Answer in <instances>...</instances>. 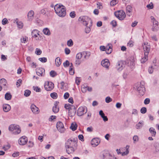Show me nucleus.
Here are the masks:
<instances>
[{
  "label": "nucleus",
  "mask_w": 159,
  "mask_h": 159,
  "mask_svg": "<svg viewBox=\"0 0 159 159\" xmlns=\"http://www.w3.org/2000/svg\"><path fill=\"white\" fill-rule=\"evenodd\" d=\"M83 56L82 52H80L77 53L76 55V59L80 60Z\"/></svg>",
  "instance_id": "nucleus-39"
},
{
  "label": "nucleus",
  "mask_w": 159,
  "mask_h": 159,
  "mask_svg": "<svg viewBox=\"0 0 159 159\" xmlns=\"http://www.w3.org/2000/svg\"><path fill=\"white\" fill-rule=\"evenodd\" d=\"M31 93V92L29 90H25V91L24 95L26 97L29 96Z\"/></svg>",
  "instance_id": "nucleus-44"
},
{
  "label": "nucleus",
  "mask_w": 159,
  "mask_h": 159,
  "mask_svg": "<svg viewBox=\"0 0 159 159\" xmlns=\"http://www.w3.org/2000/svg\"><path fill=\"white\" fill-rule=\"evenodd\" d=\"M0 82L1 84L4 86H6L7 83L6 80L3 78H2L1 79Z\"/></svg>",
  "instance_id": "nucleus-36"
},
{
  "label": "nucleus",
  "mask_w": 159,
  "mask_h": 159,
  "mask_svg": "<svg viewBox=\"0 0 159 159\" xmlns=\"http://www.w3.org/2000/svg\"><path fill=\"white\" fill-rule=\"evenodd\" d=\"M100 48L101 51H106V53L108 54L111 53L112 52V46L111 44H108L106 47L104 46H101Z\"/></svg>",
  "instance_id": "nucleus-8"
},
{
  "label": "nucleus",
  "mask_w": 159,
  "mask_h": 159,
  "mask_svg": "<svg viewBox=\"0 0 159 159\" xmlns=\"http://www.w3.org/2000/svg\"><path fill=\"white\" fill-rule=\"evenodd\" d=\"M114 14L115 16L120 20H124L126 16L125 13L122 10L116 11Z\"/></svg>",
  "instance_id": "nucleus-6"
},
{
  "label": "nucleus",
  "mask_w": 159,
  "mask_h": 159,
  "mask_svg": "<svg viewBox=\"0 0 159 159\" xmlns=\"http://www.w3.org/2000/svg\"><path fill=\"white\" fill-rule=\"evenodd\" d=\"M8 21L6 18H4L2 21V24L3 25H5L7 24L8 23Z\"/></svg>",
  "instance_id": "nucleus-52"
},
{
  "label": "nucleus",
  "mask_w": 159,
  "mask_h": 159,
  "mask_svg": "<svg viewBox=\"0 0 159 159\" xmlns=\"http://www.w3.org/2000/svg\"><path fill=\"white\" fill-rule=\"evenodd\" d=\"M71 106L69 104H66L65 105V107L66 109H68L69 111V109L71 108Z\"/></svg>",
  "instance_id": "nucleus-59"
},
{
  "label": "nucleus",
  "mask_w": 159,
  "mask_h": 159,
  "mask_svg": "<svg viewBox=\"0 0 159 159\" xmlns=\"http://www.w3.org/2000/svg\"><path fill=\"white\" fill-rule=\"evenodd\" d=\"M59 110V108L57 106V103H55L54 106L53 107L52 111L55 113L58 112Z\"/></svg>",
  "instance_id": "nucleus-28"
},
{
  "label": "nucleus",
  "mask_w": 159,
  "mask_h": 159,
  "mask_svg": "<svg viewBox=\"0 0 159 159\" xmlns=\"http://www.w3.org/2000/svg\"><path fill=\"white\" fill-rule=\"evenodd\" d=\"M73 43L72 39H70L67 42V45L68 46L71 47L73 45Z\"/></svg>",
  "instance_id": "nucleus-45"
},
{
  "label": "nucleus",
  "mask_w": 159,
  "mask_h": 159,
  "mask_svg": "<svg viewBox=\"0 0 159 159\" xmlns=\"http://www.w3.org/2000/svg\"><path fill=\"white\" fill-rule=\"evenodd\" d=\"M11 95L10 93H7L5 95V98L7 100H10L11 98Z\"/></svg>",
  "instance_id": "nucleus-33"
},
{
  "label": "nucleus",
  "mask_w": 159,
  "mask_h": 159,
  "mask_svg": "<svg viewBox=\"0 0 159 159\" xmlns=\"http://www.w3.org/2000/svg\"><path fill=\"white\" fill-rule=\"evenodd\" d=\"M105 101H106V102L107 103H109L110 102L112 101V99L110 97H107L105 99Z\"/></svg>",
  "instance_id": "nucleus-58"
},
{
  "label": "nucleus",
  "mask_w": 159,
  "mask_h": 159,
  "mask_svg": "<svg viewBox=\"0 0 159 159\" xmlns=\"http://www.w3.org/2000/svg\"><path fill=\"white\" fill-rule=\"evenodd\" d=\"M83 56L85 59H87L89 58L90 55V53L89 52H82Z\"/></svg>",
  "instance_id": "nucleus-26"
},
{
  "label": "nucleus",
  "mask_w": 159,
  "mask_h": 159,
  "mask_svg": "<svg viewBox=\"0 0 159 159\" xmlns=\"http://www.w3.org/2000/svg\"><path fill=\"white\" fill-rule=\"evenodd\" d=\"M133 140L134 141V143H135L136 142H137L139 140V138L137 136L134 135L133 138Z\"/></svg>",
  "instance_id": "nucleus-56"
},
{
  "label": "nucleus",
  "mask_w": 159,
  "mask_h": 159,
  "mask_svg": "<svg viewBox=\"0 0 159 159\" xmlns=\"http://www.w3.org/2000/svg\"><path fill=\"white\" fill-rule=\"evenodd\" d=\"M112 157L109 153H106L103 155V159H111Z\"/></svg>",
  "instance_id": "nucleus-32"
},
{
  "label": "nucleus",
  "mask_w": 159,
  "mask_h": 159,
  "mask_svg": "<svg viewBox=\"0 0 159 159\" xmlns=\"http://www.w3.org/2000/svg\"><path fill=\"white\" fill-rule=\"evenodd\" d=\"M154 153H156L159 152V143H156L154 144Z\"/></svg>",
  "instance_id": "nucleus-25"
},
{
  "label": "nucleus",
  "mask_w": 159,
  "mask_h": 159,
  "mask_svg": "<svg viewBox=\"0 0 159 159\" xmlns=\"http://www.w3.org/2000/svg\"><path fill=\"white\" fill-rule=\"evenodd\" d=\"M77 126V125L75 123H73L71 124L70 128L73 131H75L76 129Z\"/></svg>",
  "instance_id": "nucleus-31"
},
{
  "label": "nucleus",
  "mask_w": 159,
  "mask_h": 159,
  "mask_svg": "<svg viewBox=\"0 0 159 159\" xmlns=\"http://www.w3.org/2000/svg\"><path fill=\"white\" fill-rule=\"evenodd\" d=\"M50 74L51 77H54L57 74L54 71L52 70L50 71Z\"/></svg>",
  "instance_id": "nucleus-50"
},
{
  "label": "nucleus",
  "mask_w": 159,
  "mask_h": 159,
  "mask_svg": "<svg viewBox=\"0 0 159 159\" xmlns=\"http://www.w3.org/2000/svg\"><path fill=\"white\" fill-rule=\"evenodd\" d=\"M143 50L144 52H148L149 54L150 49V46L147 42H144L143 44Z\"/></svg>",
  "instance_id": "nucleus-13"
},
{
  "label": "nucleus",
  "mask_w": 159,
  "mask_h": 159,
  "mask_svg": "<svg viewBox=\"0 0 159 159\" xmlns=\"http://www.w3.org/2000/svg\"><path fill=\"white\" fill-rule=\"evenodd\" d=\"M28 141L27 138L25 136L20 137L18 140V143L20 145H24L26 144Z\"/></svg>",
  "instance_id": "nucleus-14"
},
{
  "label": "nucleus",
  "mask_w": 159,
  "mask_h": 159,
  "mask_svg": "<svg viewBox=\"0 0 159 159\" xmlns=\"http://www.w3.org/2000/svg\"><path fill=\"white\" fill-rule=\"evenodd\" d=\"M15 21L16 22L18 27L20 29L22 28L23 26V23L21 21H19L18 19H16Z\"/></svg>",
  "instance_id": "nucleus-27"
},
{
  "label": "nucleus",
  "mask_w": 159,
  "mask_h": 159,
  "mask_svg": "<svg viewBox=\"0 0 159 159\" xmlns=\"http://www.w3.org/2000/svg\"><path fill=\"white\" fill-rule=\"evenodd\" d=\"M30 108L33 113L35 114H38L40 112L39 108L34 104L31 105Z\"/></svg>",
  "instance_id": "nucleus-16"
},
{
  "label": "nucleus",
  "mask_w": 159,
  "mask_h": 159,
  "mask_svg": "<svg viewBox=\"0 0 159 159\" xmlns=\"http://www.w3.org/2000/svg\"><path fill=\"white\" fill-rule=\"evenodd\" d=\"M8 129L10 131L13 132V133L16 135L20 134L21 131L19 126L15 124L10 125Z\"/></svg>",
  "instance_id": "nucleus-4"
},
{
  "label": "nucleus",
  "mask_w": 159,
  "mask_h": 159,
  "mask_svg": "<svg viewBox=\"0 0 159 159\" xmlns=\"http://www.w3.org/2000/svg\"><path fill=\"white\" fill-rule=\"evenodd\" d=\"M129 146H127L126 147V150L125 152H122V156H125L127 155L129 152L128 151V149L129 148Z\"/></svg>",
  "instance_id": "nucleus-37"
},
{
  "label": "nucleus",
  "mask_w": 159,
  "mask_h": 159,
  "mask_svg": "<svg viewBox=\"0 0 159 159\" xmlns=\"http://www.w3.org/2000/svg\"><path fill=\"white\" fill-rule=\"evenodd\" d=\"M87 87L84 85H83L81 87V91L83 93H85L86 92Z\"/></svg>",
  "instance_id": "nucleus-42"
},
{
  "label": "nucleus",
  "mask_w": 159,
  "mask_h": 159,
  "mask_svg": "<svg viewBox=\"0 0 159 159\" xmlns=\"http://www.w3.org/2000/svg\"><path fill=\"white\" fill-rule=\"evenodd\" d=\"M35 53L37 55H40L42 53V51L39 49L37 48L36 49Z\"/></svg>",
  "instance_id": "nucleus-48"
},
{
  "label": "nucleus",
  "mask_w": 159,
  "mask_h": 159,
  "mask_svg": "<svg viewBox=\"0 0 159 159\" xmlns=\"http://www.w3.org/2000/svg\"><path fill=\"white\" fill-rule=\"evenodd\" d=\"M65 53L67 55H68V54H70V49L67 48H66L65 49Z\"/></svg>",
  "instance_id": "nucleus-61"
},
{
  "label": "nucleus",
  "mask_w": 159,
  "mask_h": 159,
  "mask_svg": "<svg viewBox=\"0 0 159 159\" xmlns=\"http://www.w3.org/2000/svg\"><path fill=\"white\" fill-rule=\"evenodd\" d=\"M45 70L42 68H39L36 69L37 74L39 76H42L45 75Z\"/></svg>",
  "instance_id": "nucleus-17"
},
{
  "label": "nucleus",
  "mask_w": 159,
  "mask_h": 159,
  "mask_svg": "<svg viewBox=\"0 0 159 159\" xmlns=\"http://www.w3.org/2000/svg\"><path fill=\"white\" fill-rule=\"evenodd\" d=\"M34 12L32 10L30 11L27 14L28 20L29 21H31L34 18Z\"/></svg>",
  "instance_id": "nucleus-20"
},
{
  "label": "nucleus",
  "mask_w": 159,
  "mask_h": 159,
  "mask_svg": "<svg viewBox=\"0 0 159 159\" xmlns=\"http://www.w3.org/2000/svg\"><path fill=\"white\" fill-rule=\"evenodd\" d=\"M150 18L153 23L152 30L153 31H157L158 28L159 23L155 18L153 16H151Z\"/></svg>",
  "instance_id": "nucleus-7"
},
{
  "label": "nucleus",
  "mask_w": 159,
  "mask_h": 159,
  "mask_svg": "<svg viewBox=\"0 0 159 159\" xmlns=\"http://www.w3.org/2000/svg\"><path fill=\"white\" fill-rule=\"evenodd\" d=\"M86 26V27L85 29V32L86 33H89L91 30V29L90 28V26H89V25Z\"/></svg>",
  "instance_id": "nucleus-40"
},
{
  "label": "nucleus",
  "mask_w": 159,
  "mask_h": 159,
  "mask_svg": "<svg viewBox=\"0 0 159 159\" xmlns=\"http://www.w3.org/2000/svg\"><path fill=\"white\" fill-rule=\"evenodd\" d=\"M101 64L103 66L108 69L110 65V63L108 59H105L102 61Z\"/></svg>",
  "instance_id": "nucleus-18"
},
{
  "label": "nucleus",
  "mask_w": 159,
  "mask_h": 159,
  "mask_svg": "<svg viewBox=\"0 0 159 159\" xmlns=\"http://www.w3.org/2000/svg\"><path fill=\"white\" fill-rule=\"evenodd\" d=\"M148 52H144V57L141 60L142 63H144L148 60Z\"/></svg>",
  "instance_id": "nucleus-22"
},
{
  "label": "nucleus",
  "mask_w": 159,
  "mask_h": 159,
  "mask_svg": "<svg viewBox=\"0 0 159 159\" xmlns=\"http://www.w3.org/2000/svg\"><path fill=\"white\" fill-rule=\"evenodd\" d=\"M39 32V31L37 30H34L31 32L32 37L34 38L36 40H41V38Z\"/></svg>",
  "instance_id": "nucleus-9"
},
{
  "label": "nucleus",
  "mask_w": 159,
  "mask_h": 159,
  "mask_svg": "<svg viewBox=\"0 0 159 159\" xmlns=\"http://www.w3.org/2000/svg\"><path fill=\"white\" fill-rule=\"evenodd\" d=\"M77 139H68L65 144L67 153L70 154L74 152L77 149Z\"/></svg>",
  "instance_id": "nucleus-1"
},
{
  "label": "nucleus",
  "mask_w": 159,
  "mask_h": 159,
  "mask_svg": "<svg viewBox=\"0 0 159 159\" xmlns=\"http://www.w3.org/2000/svg\"><path fill=\"white\" fill-rule=\"evenodd\" d=\"M143 121H141L136 125V128L137 129H139L141 128L143 125Z\"/></svg>",
  "instance_id": "nucleus-35"
},
{
  "label": "nucleus",
  "mask_w": 159,
  "mask_h": 159,
  "mask_svg": "<svg viewBox=\"0 0 159 159\" xmlns=\"http://www.w3.org/2000/svg\"><path fill=\"white\" fill-rule=\"evenodd\" d=\"M87 111L86 108L83 107H80L78 109L77 114L78 116H81L84 114L86 113Z\"/></svg>",
  "instance_id": "nucleus-11"
},
{
  "label": "nucleus",
  "mask_w": 159,
  "mask_h": 159,
  "mask_svg": "<svg viewBox=\"0 0 159 159\" xmlns=\"http://www.w3.org/2000/svg\"><path fill=\"white\" fill-rule=\"evenodd\" d=\"M117 3V2L116 0H112L110 4L111 6H114Z\"/></svg>",
  "instance_id": "nucleus-53"
},
{
  "label": "nucleus",
  "mask_w": 159,
  "mask_h": 159,
  "mask_svg": "<svg viewBox=\"0 0 159 159\" xmlns=\"http://www.w3.org/2000/svg\"><path fill=\"white\" fill-rule=\"evenodd\" d=\"M126 14L127 15L130 16V12L132 11V7L130 5H128L126 7Z\"/></svg>",
  "instance_id": "nucleus-24"
},
{
  "label": "nucleus",
  "mask_w": 159,
  "mask_h": 159,
  "mask_svg": "<svg viewBox=\"0 0 159 159\" xmlns=\"http://www.w3.org/2000/svg\"><path fill=\"white\" fill-rule=\"evenodd\" d=\"M111 24L112 25L113 27H115L116 26V22L115 20H113L111 22Z\"/></svg>",
  "instance_id": "nucleus-57"
},
{
  "label": "nucleus",
  "mask_w": 159,
  "mask_h": 159,
  "mask_svg": "<svg viewBox=\"0 0 159 159\" xmlns=\"http://www.w3.org/2000/svg\"><path fill=\"white\" fill-rule=\"evenodd\" d=\"M146 7L149 9H152L153 7V4L152 2H151L149 4L147 5Z\"/></svg>",
  "instance_id": "nucleus-54"
},
{
  "label": "nucleus",
  "mask_w": 159,
  "mask_h": 159,
  "mask_svg": "<svg viewBox=\"0 0 159 159\" xmlns=\"http://www.w3.org/2000/svg\"><path fill=\"white\" fill-rule=\"evenodd\" d=\"M69 96V94L68 93L66 92V93L64 95V99H67L68 98Z\"/></svg>",
  "instance_id": "nucleus-64"
},
{
  "label": "nucleus",
  "mask_w": 159,
  "mask_h": 159,
  "mask_svg": "<svg viewBox=\"0 0 159 159\" xmlns=\"http://www.w3.org/2000/svg\"><path fill=\"white\" fill-rule=\"evenodd\" d=\"M55 63L57 66H59L61 63V60L58 57H57L55 59Z\"/></svg>",
  "instance_id": "nucleus-30"
},
{
  "label": "nucleus",
  "mask_w": 159,
  "mask_h": 159,
  "mask_svg": "<svg viewBox=\"0 0 159 159\" xmlns=\"http://www.w3.org/2000/svg\"><path fill=\"white\" fill-rule=\"evenodd\" d=\"M124 65L123 62L122 61H120L118 62L117 63L116 68L118 70L120 71L123 69Z\"/></svg>",
  "instance_id": "nucleus-21"
},
{
  "label": "nucleus",
  "mask_w": 159,
  "mask_h": 159,
  "mask_svg": "<svg viewBox=\"0 0 159 159\" xmlns=\"http://www.w3.org/2000/svg\"><path fill=\"white\" fill-rule=\"evenodd\" d=\"M145 83L143 81H141L140 83L138 84L137 86V91L141 95H143L145 91L144 86Z\"/></svg>",
  "instance_id": "nucleus-5"
},
{
  "label": "nucleus",
  "mask_w": 159,
  "mask_h": 159,
  "mask_svg": "<svg viewBox=\"0 0 159 159\" xmlns=\"http://www.w3.org/2000/svg\"><path fill=\"white\" fill-rule=\"evenodd\" d=\"M142 114H144L147 112V109L145 107L142 108L140 110Z\"/></svg>",
  "instance_id": "nucleus-51"
},
{
  "label": "nucleus",
  "mask_w": 159,
  "mask_h": 159,
  "mask_svg": "<svg viewBox=\"0 0 159 159\" xmlns=\"http://www.w3.org/2000/svg\"><path fill=\"white\" fill-rule=\"evenodd\" d=\"M28 38L26 37H23L20 39L21 42L24 43H25L27 42V40Z\"/></svg>",
  "instance_id": "nucleus-43"
},
{
  "label": "nucleus",
  "mask_w": 159,
  "mask_h": 159,
  "mask_svg": "<svg viewBox=\"0 0 159 159\" xmlns=\"http://www.w3.org/2000/svg\"><path fill=\"white\" fill-rule=\"evenodd\" d=\"M44 87L47 91H50L54 88V84L51 82L47 81L45 83Z\"/></svg>",
  "instance_id": "nucleus-10"
},
{
  "label": "nucleus",
  "mask_w": 159,
  "mask_h": 159,
  "mask_svg": "<svg viewBox=\"0 0 159 159\" xmlns=\"http://www.w3.org/2000/svg\"><path fill=\"white\" fill-rule=\"evenodd\" d=\"M47 10L46 9L43 8L41 9L40 11V13L43 15H45L47 12Z\"/></svg>",
  "instance_id": "nucleus-46"
},
{
  "label": "nucleus",
  "mask_w": 159,
  "mask_h": 159,
  "mask_svg": "<svg viewBox=\"0 0 159 159\" xmlns=\"http://www.w3.org/2000/svg\"><path fill=\"white\" fill-rule=\"evenodd\" d=\"M33 88L34 90L37 92H40L41 91V89L38 86H34Z\"/></svg>",
  "instance_id": "nucleus-55"
},
{
  "label": "nucleus",
  "mask_w": 159,
  "mask_h": 159,
  "mask_svg": "<svg viewBox=\"0 0 159 159\" xmlns=\"http://www.w3.org/2000/svg\"><path fill=\"white\" fill-rule=\"evenodd\" d=\"M3 110L5 112L8 111L11 109V107L8 104H4L3 105Z\"/></svg>",
  "instance_id": "nucleus-23"
},
{
  "label": "nucleus",
  "mask_w": 159,
  "mask_h": 159,
  "mask_svg": "<svg viewBox=\"0 0 159 159\" xmlns=\"http://www.w3.org/2000/svg\"><path fill=\"white\" fill-rule=\"evenodd\" d=\"M56 127L60 133H63L65 131V129L62 122L60 121L57 122V123Z\"/></svg>",
  "instance_id": "nucleus-12"
},
{
  "label": "nucleus",
  "mask_w": 159,
  "mask_h": 159,
  "mask_svg": "<svg viewBox=\"0 0 159 159\" xmlns=\"http://www.w3.org/2000/svg\"><path fill=\"white\" fill-rule=\"evenodd\" d=\"M50 96L53 99H56L57 98V94L55 92L51 93Z\"/></svg>",
  "instance_id": "nucleus-38"
},
{
  "label": "nucleus",
  "mask_w": 159,
  "mask_h": 159,
  "mask_svg": "<svg viewBox=\"0 0 159 159\" xmlns=\"http://www.w3.org/2000/svg\"><path fill=\"white\" fill-rule=\"evenodd\" d=\"M76 110L74 106H71V108H70L68 111V115L69 116L72 117L74 116L76 112Z\"/></svg>",
  "instance_id": "nucleus-15"
},
{
  "label": "nucleus",
  "mask_w": 159,
  "mask_h": 159,
  "mask_svg": "<svg viewBox=\"0 0 159 159\" xmlns=\"http://www.w3.org/2000/svg\"><path fill=\"white\" fill-rule=\"evenodd\" d=\"M79 20L85 26H87L89 25V26H91L92 25V21L88 16H81L79 18Z\"/></svg>",
  "instance_id": "nucleus-3"
},
{
  "label": "nucleus",
  "mask_w": 159,
  "mask_h": 159,
  "mask_svg": "<svg viewBox=\"0 0 159 159\" xmlns=\"http://www.w3.org/2000/svg\"><path fill=\"white\" fill-rule=\"evenodd\" d=\"M100 143L99 139L95 138L92 139L91 141V144L93 147H95L98 145Z\"/></svg>",
  "instance_id": "nucleus-19"
},
{
  "label": "nucleus",
  "mask_w": 159,
  "mask_h": 159,
  "mask_svg": "<svg viewBox=\"0 0 159 159\" xmlns=\"http://www.w3.org/2000/svg\"><path fill=\"white\" fill-rule=\"evenodd\" d=\"M78 138L80 140L82 141H84V136L82 134L79 135L78 136Z\"/></svg>",
  "instance_id": "nucleus-62"
},
{
  "label": "nucleus",
  "mask_w": 159,
  "mask_h": 159,
  "mask_svg": "<svg viewBox=\"0 0 159 159\" xmlns=\"http://www.w3.org/2000/svg\"><path fill=\"white\" fill-rule=\"evenodd\" d=\"M54 9L55 13L59 16L64 17L66 16V9L64 6L57 4H56L54 7Z\"/></svg>",
  "instance_id": "nucleus-2"
},
{
  "label": "nucleus",
  "mask_w": 159,
  "mask_h": 159,
  "mask_svg": "<svg viewBox=\"0 0 159 159\" xmlns=\"http://www.w3.org/2000/svg\"><path fill=\"white\" fill-rule=\"evenodd\" d=\"M63 64L65 67H67L71 65V63H70L68 60H66L63 63Z\"/></svg>",
  "instance_id": "nucleus-41"
},
{
  "label": "nucleus",
  "mask_w": 159,
  "mask_h": 159,
  "mask_svg": "<svg viewBox=\"0 0 159 159\" xmlns=\"http://www.w3.org/2000/svg\"><path fill=\"white\" fill-rule=\"evenodd\" d=\"M134 42L130 40L127 43V46L130 47H132L133 45Z\"/></svg>",
  "instance_id": "nucleus-49"
},
{
  "label": "nucleus",
  "mask_w": 159,
  "mask_h": 159,
  "mask_svg": "<svg viewBox=\"0 0 159 159\" xmlns=\"http://www.w3.org/2000/svg\"><path fill=\"white\" fill-rule=\"evenodd\" d=\"M43 33L45 35H49L50 34V32L49 30L47 28L44 29L43 30Z\"/></svg>",
  "instance_id": "nucleus-34"
},
{
  "label": "nucleus",
  "mask_w": 159,
  "mask_h": 159,
  "mask_svg": "<svg viewBox=\"0 0 159 159\" xmlns=\"http://www.w3.org/2000/svg\"><path fill=\"white\" fill-rule=\"evenodd\" d=\"M19 155V152H16L13 153L12 154V156L13 157H16L18 156Z\"/></svg>",
  "instance_id": "nucleus-63"
},
{
  "label": "nucleus",
  "mask_w": 159,
  "mask_h": 159,
  "mask_svg": "<svg viewBox=\"0 0 159 159\" xmlns=\"http://www.w3.org/2000/svg\"><path fill=\"white\" fill-rule=\"evenodd\" d=\"M22 82V80L21 79H19L17 80L16 84L17 87H19L20 86V83Z\"/></svg>",
  "instance_id": "nucleus-60"
},
{
  "label": "nucleus",
  "mask_w": 159,
  "mask_h": 159,
  "mask_svg": "<svg viewBox=\"0 0 159 159\" xmlns=\"http://www.w3.org/2000/svg\"><path fill=\"white\" fill-rule=\"evenodd\" d=\"M39 60L42 62H45L47 61V59L46 57L39 58Z\"/></svg>",
  "instance_id": "nucleus-47"
},
{
  "label": "nucleus",
  "mask_w": 159,
  "mask_h": 159,
  "mask_svg": "<svg viewBox=\"0 0 159 159\" xmlns=\"http://www.w3.org/2000/svg\"><path fill=\"white\" fill-rule=\"evenodd\" d=\"M149 130L152 136H155L156 132L155 129L154 128L152 127L150 128L149 129Z\"/></svg>",
  "instance_id": "nucleus-29"
}]
</instances>
